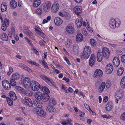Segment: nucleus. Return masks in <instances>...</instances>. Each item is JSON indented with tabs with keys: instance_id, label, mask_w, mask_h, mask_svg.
Segmentation results:
<instances>
[{
	"instance_id": "obj_51",
	"label": "nucleus",
	"mask_w": 125,
	"mask_h": 125,
	"mask_svg": "<svg viewBox=\"0 0 125 125\" xmlns=\"http://www.w3.org/2000/svg\"><path fill=\"white\" fill-rule=\"evenodd\" d=\"M59 15L62 17H64V16H67L68 17H70V16L68 13H66V15L64 14L63 12L60 11L58 14Z\"/></svg>"
},
{
	"instance_id": "obj_39",
	"label": "nucleus",
	"mask_w": 125,
	"mask_h": 125,
	"mask_svg": "<svg viewBox=\"0 0 125 125\" xmlns=\"http://www.w3.org/2000/svg\"><path fill=\"white\" fill-rule=\"evenodd\" d=\"M71 121L72 120L70 118H68L66 121L62 122L61 123V124L63 125H67L68 124H70L71 123Z\"/></svg>"
},
{
	"instance_id": "obj_1",
	"label": "nucleus",
	"mask_w": 125,
	"mask_h": 125,
	"mask_svg": "<svg viewBox=\"0 0 125 125\" xmlns=\"http://www.w3.org/2000/svg\"><path fill=\"white\" fill-rule=\"evenodd\" d=\"M91 49L90 47L88 46H86L84 47L83 52L81 55L82 58L84 59H87L91 54Z\"/></svg>"
},
{
	"instance_id": "obj_48",
	"label": "nucleus",
	"mask_w": 125,
	"mask_h": 125,
	"mask_svg": "<svg viewBox=\"0 0 125 125\" xmlns=\"http://www.w3.org/2000/svg\"><path fill=\"white\" fill-rule=\"evenodd\" d=\"M51 19V17L50 16H48L46 18L44 19L42 22L43 24L47 22L48 21H50Z\"/></svg>"
},
{
	"instance_id": "obj_62",
	"label": "nucleus",
	"mask_w": 125,
	"mask_h": 125,
	"mask_svg": "<svg viewBox=\"0 0 125 125\" xmlns=\"http://www.w3.org/2000/svg\"><path fill=\"white\" fill-rule=\"evenodd\" d=\"M120 118L123 120H125V112L123 113L120 117Z\"/></svg>"
},
{
	"instance_id": "obj_43",
	"label": "nucleus",
	"mask_w": 125,
	"mask_h": 125,
	"mask_svg": "<svg viewBox=\"0 0 125 125\" xmlns=\"http://www.w3.org/2000/svg\"><path fill=\"white\" fill-rule=\"evenodd\" d=\"M120 85L122 87H125V76H124L121 80Z\"/></svg>"
},
{
	"instance_id": "obj_34",
	"label": "nucleus",
	"mask_w": 125,
	"mask_h": 125,
	"mask_svg": "<svg viewBox=\"0 0 125 125\" xmlns=\"http://www.w3.org/2000/svg\"><path fill=\"white\" fill-rule=\"evenodd\" d=\"M41 90L42 91L46 94H49L50 91L48 88L45 86H42L41 88Z\"/></svg>"
},
{
	"instance_id": "obj_22",
	"label": "nucleus",
	"mask_w": 125,
	"mask_h": 125,
	"mask_svg": "<svg viewBox=\"0 0 125 125\" xmlns=\"http://www.w3.org/2000/svg\"><path fill=\"white\" fill-rule=\"evenodd\" d=\"M0 38L2 41H6L8 40V38L7 34L5 33H2L0 35Z\"/></svg>"
},
{
	"instance_id": "obj_64",
	"label": "nucleus",
	"mask_w": 125,
	"mask_h": 125,
	"mask_svg": "<svg viewBox=\"0 0 125 125\" xmlns=\"http://www.w3.org/2000/svg\"><path fill=\"white\" fill-rule=\"evenodd\" d=\"M64 59L66 61L67 63L69 65L71 64V63L68 59L66 57H63Z\"/></svg>"
},
{
	"instance_id": "obj_11",
	"label": "nucleus",
	"mask_w": 125,
	"mask_h": 125,
	"mask_svg": "<svg viewBox=\"0 0 125 125\" xmlns=\"http://www.w3.org/2000/svg\"><path fill=\"white\" fill-rule=\"evenodd\" d=\"M24 32L27 36H29L31 39L33 40L35 39L34 35L31 31L25 29L24 30Z\"/></svg>"
},
{
	"instance_id": "obj_45",
	"label": "nucleus",
	"mask_w": 125,
	"mask_h": 125,
	"mask_svg": "<svg viewBox=\"0 0 125 125\" xmlns=\"http://www.w3.org/2000/svg\"><path fill=\"white\" fill-rule=\"evenodd\" d=\"M72 43V41L70 39H67V41L66 42L65 45L66 46L68 47H69L71 45Z\"/></svg>"
},
{
	"instance_id": "obj_6",
	"label": "nucleus",
	"mask_w": 125,
	"mask_h": 125,
	"mask_svg": "<svg viewBox=\"0 0 125 125\" xmlns=\"http://www.w3.org/2000/svg\"><path fill=\"white\" fill-rule=\"evenodd\" d=\"M60 7L59 4L56 1L53 3L51 8V11L53 13L57 12L58 10Z\"/></svg>"
},
{
	"instance_id": "obj_24",
	"label": "nucleus",
	"mask_w": 125,
	"mask_h": 125,
	"mask_svg": "<svg viewBox=\"0 0 125 125\" xmlns=\"http://www.w3.org/2000/svg\"><path fill=\"white\" fill-rule=\"evenodd\" d=\"M15 29L13 27H12L11 29V30H9L8 32V34L9 37L11 38L12 35L14 34L15 33Z\"/></svg>"
},
{
	"instance_id": "obj_58",
	"label": "nucleus",
	"mask_w": 125,
	"mask_h": 125,
	"mask_svg": "<svg viewBox=\"0 0 125 125\" xmlns=\"http://www.w3.org/2000/svg\"><path fill=\"white\" fill-rule=\"evenodd\" d=\"M35 30L37 31V33L38 34L40 33L42 31L41 29L37 27H35Z\"/></svg>"
},
{
	"instance_id": "obj_18",
	"label": "nucleus",
	"mask_w": 125,
	"mask_h": 125,
	"mask_svg": "<svg viewBox=\"0 0 125 125\" xmlns=\"http://www.w3.org/2000/svg\"><path fill=\"white\" fill-rule=\"evenodd\" d=\"M113 67L111 64H108L106 66V73L108 74L111 73L113 71Z\"/></svg>"
},
{
	"instance_id": "obj_4",
	"label": "nucleus",
	"mask_w": 125,
	"mask_h": 125,
	"mask_svg": "<svg viewBox=\"0 0 125 125\" xmlns=\"http://www.w3.org/2000/svg\"><path fill=\"white\" fill-rule=\"evenodd\" d=\"M74 31V26L72 23H71L68 24L66 27L65 32L68 34H72Z\"/></svg>"
},
{
	"instance_id": "obj_20",
	"label": "nucleus",
	"mask_w": 125,
	"mask_h": 125,
	"mask_svg": "<svg viewBox=\"0 0 125 125\" xmlns=\"http://www.w3.org/2000/svg\"><path fill=\"white\" fill-rule=\"evenodd\" d=\"M113 63L115 66L118 67L120 64V60L117 57H115L113 60Z\"/></svg>"
},
{
	"instance_id": "obj_42",
	"label": "nucleus",
	"mask_w": 125,
	"mask_h": 125,
	"mask_svg": "<svg viewBox=\"0 0 125 125\" xmlns=\"http://www.w3.org/2000/svg\"><path fill=\"white\" fill-rule=\"evenodd\" d=\"M23 93L28 96H31L33 94V92L30 90L24 91Z\"/></svg>"
},
{
	"instance_id": "obj_54",
	"label": "nucleus",
	"mask_w": 125,
	"mask_h": 125,
	"mask_svg": "<svg viewBox=\"0 0 125 125\" xmlns=\"http://www.w3.org/2000/svg\"><path fill=\"white\" fill-rule=\"evenodd\" d=\"M26 41L31 46H33V44L32 43V41L29 40L27 37H25L24 38Z\"/></svg>"
},
{
	"instance_id": "obj_30",
	"label": "nucleus",
	"mask_w": 125,
	"mask_h": 125,
	"mask_svg": "<svg viewBox=\"0 0 125 125\" xmlns=\"http://www.w3.org/2000/svg\"><path fill=\"white\" fill-rule=\"evenodd\" d=\"M123 95V92L122 90H120L117 92L115 95V96L118 97L119 98L122 99Z\"/></svg>"
},
{
	"instance_id": "obj_8",
	"label": "nucleus",
	"mask_w": 125,
	"mask_h": 125,
	"mask_svg": "<svg viewBox=\"0 0 125 125\" xmlns=\"http://www.w3.org/2000/svg\"><path fill=\"white\" fill-rule=\"evenodd\" d=\"M23 82L24 87L26 88H28L31 85L30 80L27 77L25 78L23 80Z\"/></svg>"
},
{
	"instance_id": "obj_59",
	"label": "nucleus",
	"mask_w": 125,
	"mask_h": 125,
	"mask_svg": "<svg viewBox=\"0 0 125 125\" xmlns=\"http://www.w3.org/2000/svg\"><path fill=\"white\" fill-rule=\"evenodd\" d=\"M40 61V62H41L42 63V64L45 67H48L47 64L45 62V61L44 60V59H43V61Z\"/></svg>"
},
{
	"instance_id": "obj_63",
	"label": "nucleus",
	"mask_w": 125,
	"mask_h": 125,
	"mask_svg": "<svg viewBox=\"0 0 125 125\" xmlns=\"http://www.w3.org/2000/svg\"><path fill=\"white\" fill-rule=\"evenodd\" d=\"M19 66L23 68L24 69H25L26 68L27 66L25 65L22 63H20L19 64Z\"/></svg>"
},
{
	"instance_id": "obj_61",
	"label": "nucleus",
	"mask_w": 125,
	"mask_h": 125,
	"mask_svg": "<svg viewBox=\"0 0 125 125\" xmlns=\"http://www.w3.org/2000/svg\"><path fill=\"white\" fill-rule=\"evenodd\" d=\"M102 116L103 118H110L112 117L111 116L108 115H102Z\"/></svg>"
},
{
	"instance_id": "obj_35",
	"label": "nucleus",
	"mask_w": 125,
	"mask_h": 125,
	"mask_svg": "<svg viewBox=\"0 0 125 125\" xmlns=\"http://www.w3.org/2000/svg\"><path fill=\"white\" fill-rule=\"evenodd\" d=\"M47 111L50 113L53 112L55 111V109L52 106L49 105L46 109Z\"/></svg>"
},
{
	"instance_id": "obj_46",
	"label": "nucleus",
	"mask_w": 125,
	"mask_h": 125,
	"mask_svg": "<svg viewBox=\"0 0 125 125\" xmlns=\"http://www.w3.org/2000/svg\"><path fill=\"white\" fill-rule=\"evenodd\" d=\"M7 101V103L10 106H11L13 104V102L11 99L8 97H6Z\"/></svg>"
},
{
	"instance_id": "obj_40",
	"label": "nucleus",
	"mask_w": 125,
	"mask_h": 125,
	"mask_svg": "<svg viewBox=\"0 0 125 125\" xmlns=\"http://www.w3.org/2000/svg\"><path fill=\"white\" fill-rule=\"evenodd\" d=\"M124 71L123 68L121 67L119 68L118 70L117 74L118 76H121L122 74Z\"/></svg>"
},
{
	"instance_id": "obj_26",
	"label": "nucleus",
	"mask_w": 125,
	"mask_h": 125,
	"mask_svg": "<svg viewBox=\"0 0 125 125\" xmlns=\"http://www.w3.org/2000/svg\"><path fill=\"white\" fill-rule=\"evenodd\" d=\"M34 105L36 107L38 108H41L43 106V104L41 101H37L34 103Z\"/></svg>"
},
{
	"instance_id": "obj_12",
	"label": "nucleus",
	"mask_w": 125,
	"mask_h": 125,
	"mask_svg": "<svg viewBox=\"0 0 125 125\" xmlns=\"http://www.w3.org/2000/svg\"><path fill=\"white\" fill-rule=\"evenodd\" d=\"M103 74L102 71L100 69H96L95 71L94 76L96 78H99L101 77Z\"/></svg>"
},
{
	"instance_id": "obj_38",
	"label": "nucleus",
	"mask_w": 125,
	"mask_h": 125,
	"mask_svg": "<svg viewBox=\"0 0 125 125\" xmlns=\"http://www.w3.org/2000/svg\"><path fill=\"white\" fill-rule=\"evenodd\" d=\"M7 5L5 2H3L2 3L1 6V10L2 11H4L6 10L7 9Z\"/></svg>"
},
{
	"instance_id": "obj_9",
	"label": "nucleus",
	"mask_w": 125,
	"mask_h": 125,
	"mask_svg": "<svg viewBox=\"0 0 125 125\" xmlns=\"http://www.w3.org/2000/svg\"><path fill=\"white\" fill-rule=\"evenodd\" d=\"M102 53L105 58L106 59L109 58L110 53L109 50L107 48L105 47L103 48Z\"/></svg>"
},
{
	"instance_id": "obj_36",
	"label": "nucleus",
	"mask_w": 125,
	"mask_h": 125,
	"mask_svg": "<svg viewBox=\"0 0 125 125\" xmlns=\"http://www.w3.org/2000/svg\"><path fill=\"white\" fill-rule=\"evenodd\" d=\"M41 3V0H35L34 1L33 6L34 7H38Z\"/></svg>"
},
{
	"instance_id": "obj_3",
	"label": "nucleus",
	"mask_w": 125,
	"mask_h": 125,
	"mask_svg": "<svg viewBox=\"0 0 125 125\" xmlns=\"http://www.w3.org/2000/svg\"><path fill=\"white\" fill-rule=\"evenodd\" d=\"M40 77L44 80L48 84L51 86H55V84L51 79L44 75H41L40 76Z\"/></svg>"
},
{
	"instance_id": "obj_50",
	"label": "nucleus",
	"mask_w": 125,
	"mask_h": 125,
	"mask_svg": "<svg viewBox=\"0 0 125 125\" xmlns=\"http://www.w3.org/2000/svg\"><path fill=\"white\" fill-rule=\"evenodd\" d=\"M90 42L92 45L93 46H95L96 44V42L95 40L92 39L90 40Z\"/></svg>"
},
{
	"instance_id": "obj_57",
	"label": "nucleus",
	"mask_w": 125,
	"mask_h": 125,
	"mask_svg": "<svg viewBox=\"0 0 125 125\" xmlns=\"http://www.w3.org/2000/svg\"><path fill=\"white\" fill-rule=\"evenodd\" d=\"M27 62L28 63L31 64H32L33 65H35L37 66H38L39 65L38 64L34 62L33 61H28Z\"/></svg>"
},
{
	"instance_id": "obj_41",
	"label": "nucleus",
	"mask_w": 125,
	"mask_h": 125,
	"mask_svg": "<svg viewBox=\"0 0 125 125\" xmlns=\"http://www.w3.org/2000/svg\"><path fill=\"white\" fill-rule=\"evenodd\" d=\"M51 6V4L50 3H48L47 4L44 5V10L46 12L48 9H49Z\"/></svg>"
},
{
	"instance_id": "obj_14",
	"label": "nucleus",
	"mask_w": 125,
	"mask_h": 125,
	"mask_svg": "<svg viewBox=\"0 0 125 125\" xmlns=\"http://www.w3.org/2000/svg\"><path fill=\"white\" fill-rule=\"evenodd\" d=\"M36 113L39 116L42 117L45 116L46 114V112L42 109H40V110L36 109Z\"/></svg>"
},
{
	"instance_id": "obj_23",
	"label": "nucleus",
	"mask_w": 125,
	"mask_h": 125,
	"mask_svg": "<svg viewBox=\"0 0 125 125\" xmlns=\"http://www.w3.org/2000/svg\"><path fill=\"white\" fill-rule=\"evenodd\" d=\"M73 11L77 15L80 14L82 12L81 7L80 6H76L73 9Z\"/></svg>"
},
{
	"instance_id": "obj_15",
	"label": "nucleus",
	"mask_w": 125,
	"mask_h": 125,
	"mask_svg": "<svg viewBox=\"0 0 125 125\" xmlns=\"http://www.w3.org/2000/svg\"><path fill=\"white\" fill-rule=\"evenodd\" d=\"M95 61V56L94 54H92L91 55V56L89 60V65L91 66H93L94 64Z\"/></svg>"
},
{
	"instance_id": "obj_10",
	"label": "nucleus",
	"mask_w": 125,
	"mask_h": 125,
	"mask_svg": "<svg viewBox=\"0 0 125 125\" xmlns=\"http://www.w3.org/2000/svg\"><path fill=\"white\" fill-rule=\"evenodd\" d=\"M24 104L30 107H32L33 105V103L31 99L29 97H26L25 98Z\"/></svg>"
},
{
	"instance_id": "obj_17",
	"label": "nucleus",
	"mask_w": 125,
	"mask_h": 125,
	"mask_svg": "<svg viewBox=\"0 0 125 125\" xmlns=\"http://www.w3.org/2000/svg\"><path fill=\"white\" fill-rule=\"evenodd\" d=\"M43 94L39 91L36 92L34 94L35 98L39 100H41L42 99V96Z\"/></svg>"
},
{
	"instance_id": "obj_13",
	"label": "nucleus",
	"mask_w": 125,
	"mask_h": 125,
	"mask_svg": "<svg viewBox=\"0 0 125 125\" xmlns=\"http://www.w3.org/2000/svg\"><path fill=\"white\" fill-rule=\"evenodd\" d=\"M54 22L56 25L59 26L62 24L63 21L60 18L58 17H57L55 18Z\"/></svg>"
},
{
	"instance_id": "obj_52",
	"label": "nucleus",
	"mask_w": 125,
	"mask_h": 125,
	"mask_svg": "<svg viewBox=\"0 0 125 125\" xmlns=\"http://www.w3.org/2000/svg\"><path fill=\"white\" fill-rule=\"evenodd\" d=\"M16 80L11 79L10 81V83L11 85L13 86H15L16 85V83L15 81Z\"/></svg>"
},
{
	"instance_id": "obj_19",
	"label": "nucleus",
	"mask_w": 125,
	"mask_h": 125,
	"mask_svg": "<svg viewBox=\"0 0 125 125\" xmlns=\"http://www.w3.org/2000/svg\"><path fill=\"white\" fill-rule=\"evenodd\" d=\"M104 56L102 52H98L97 53V61L99 62H101L103 59Z\"/></svg>"
},
{
	"instance_id": "obj_25",
	"label": "nucleus",
	"mask_w": 125,
	"mask_h": 125,
	"mask_svg": "<svg viewBox=\"0 0 125 125\" xmlns=\"http://www.w3.org/2000/svg\"><path fill=\"white\" fill-rule=\"evenodd\" d=\"M48 104L49 105L54 106L57 104V102L54 98H51L49 100Z\"/></svg>"
},
{
	"instance_id": "obj_21",
	"label": "nucleus",
	"mask_w": 125,
	"mask_h": 125,
	"mask_svg": "<svg viewBox=\"0 0 125 125\" xmlns=\"http://www.w3.org/2000/svg\"><path fill=\"white\" fill-rule=\"evenodd\" d=\"M113 104L112 102H108L106 106V110L108 111H110L113 108Z\"/></svg>"
},
{
	"instance_id": "obj_37",
	"label": "nucleus",
	"mask_w": 125,
	"mask_h": 125,
	"mask_svg": "<svg viewBox=\"0 0 125 125\" xmlns=\"http://www.w3.org/2000/svg\"><path fill=\"white\" fill-rule=\"evenodd\" d=\"M10 97L13 100H15L17 99V97L15 93L12 91H10L9 93Z\"/></svg>"
},
{
	"instance_id": "obj_28",
	"label": "nucleus",
	"mask_w": 125,
	"mask_h": 125,
	"mask_svg": "<svg viewBox=\"0 0 125 125\" xmlns=\"http://www.w3.org/2000/svg\"><path fill=\"white\" fill-rule=\"evenodd\" d=\"M17 2L15 0H11L10 3V6L12 9H15L17 6Z\"/></svg>"
},
{
	"instance_id": "obj_33",
	"label": "nucleus",
	"mask_w": 125,
	"mask_h": 125,
	"mask_svg": "<svg viewBox=\"0 0 125 125\" xmlns=\"http://www.w3.org/2000/svg\"><path fill=\"white\" fill-rule=\"evenodd\" d=\"M79 47L77 44L74 45L73 46V53L75 54H77L79 52Z\"/></svg>"
},
{
	"instance_id": "obj_29",
	"label": "nucleus",
	"mask_w": 125,
	"mask_h": 125,
	"mask_svg": "<svg viewBox=\"0 0 125 125\" xmlns=\"http://www.w3.org/2000/svg\"><path fill=\"white\" fill-rule=\"evenodd\" d=\"M42 97V99L41 100H42L43 102H47L50 98L49 96L47 94H43Z\"/></svg>"
},
{
	"instance_id": "obj_31",
	"label": "nucleus",
	"mask_w": 125,
	"mask_h": 125,
	"mask_svg": "<svg viewBox=\"0 0 125 125\" xmlns=\"http://www.w3.org/2000/svg\"><path fill=\"white\" fill-rule=\"evenodd\" d=\"M105 86V83L104 82H102L98 88V90L99 92L100 93L104 91Z\"/></svg>"
},
{
	"instance_id": "obj_16",
	"label": "nucleus",
	"mask_w": 125,
	"mask_h": 125,
	"mask_svg": "<svg viewBox=\"0 0 125 125\" xmlns=\"http://www.w3.org/2000/svg\"><path fill=\"white\" fill-rule=\"evenodd\" d=\"M83 19L81 17H78L75 21V23L77 28H80L82 24Z\"/></svg>"
},
{
	"instance_id": "obj_49",
	"label": "nucleus",
	"mask_w": 125,
	"mask_h": 125,
	"mask_svg": "<svg viewBox=\"0 0 125 125\" xmlns=\"http://www.w3.org/2000/svg\"><path fill=\"white\" fill-rule=\"evenodd\" d=\"M111 85V83L110 81L109 80H107L105 83L106 87L107 89L109 88Z\"/></svg>"
},
{
	"instance_id": "obj_32",
	"label": "nucleus",
	"mask_w": 125,
	"mask_h": 125,
	"mask_svg": "<svg viewBox=\"0 0 125 125\" xmlns=\"http://www.w3.org/2000/svg\"><path fill=\"white\" fill-rule=\"evenodd\" d=\"M20 75L19 74L17 73H13L11 76V79L16 80H18L20 78Z\"/></svg>"
},
{
	"instance_id": "obj_55",
	"label": "nucleus",
	"mask_w": 125,
	"mask_h": 125,
	"mask_svg": "<svg viewBox=\"0 0 125 125\" xmlns=\"http://www.w3.org/2000/svg\"><path fill=\"white\" fill-rule=\"evenodd\" d=\"M46 43V42L44 41V39H43V40H41L39 42V43L41 46H43Z\"/></svg>"
},
{
	"instance_id": "obj_7",
	"label": "nucleus",
	"mask_w": 125,
	"mask_h": 125,
	"mask_svg": "<svg viewBox=\"0 0 125 125\" xmlns=\"http://www.w3.org/2000/svg\"><path fill=\"white\" fill-rule=\"evenodd\" d=\"M2 85L6 90H9L11 88V86L9 82L6 80H4L2 82Z\"/></svg>"
},
{
	"instance_id": "obj_53",
	"label": "nucleus",
	"mask_w": 125,
	"mask_h": 125,
	"mask_svg": "<svg viewBox=\"0 0 125 125\" xmlns=\"http://www.w3.org/2000/svg\"><path fill=\"white\" fill-rule=\"evenodd\" d=\"M35 13L39 15L41 14L42 13V9L41 8H38L35 10Z\"/></svg>"
},
{
	"instance_id": "obj_56",
	"label": "nucleus",
	"mask_w": 125,
	"mask_h": 125,
	"mask_svg": "<svg viewBox=\"0 0 125 125\" xmlns=\"http://www.w3.org/2000/svg\"><path fill=\"white\" fill-rule=\"evenodd\" d=\"M9 71L7 73V74L8 75H10L13 72V69L12 67H9Z\"/></svg>"
},
{
	"instance_id": "obj_27",
	"label": "nucleus",
	"mask_w": 125,
	"mask_h": 125,
	"mask_svg": "<svg viewBox=\"0 0 125 125\" xmlns=\"http://www.w3.org/2000/svg\"><path fill=\"white\" fill-rule=\"evenodd\" d=\"M76 39L77 41L80 42L82 41L83 40V36L81 33H79L77 34Z\"/></svg>"
},
{
	"instance_id": "obj_44",
	"label": "nucleus",
	"mask_w": 125,
	"mask_h": 125,
	"mask_svg": "<svg viewBox=\"0 0 125 125\" xmlns=\"http://www.w3.org/2000/svg\"><path fill=\"white\" fill-rule=\"evenodd\" d=\"M16 90L20 93H23L24 90L21 87L19 86H17L15 87Z\"/></svg>"
},
{
	"instance_id": "obj_47",
	"label": "nucleus",
	"mask_w": 125,
	"mask_h": 125,
	"mask_svg": "<svg viewBox=\"0 0 125 125\" xmlns=\"http://www.w3.org/2000/svg\"><path fill=\"white\" fill-rule=\"evenodd\" d=\"M1 22L2 24H3L8 26L9 25V19H7L5 18L4 19V20L3 21V20Z\"/></svg>"
},
{
	"instance_id": "obj_5",
	"label": "nucleus",
	"mask_w": 125,
	"mask_h": 125,
	"mask_svg": "<svg viewBox=\"0 0 125 125\" xmlns=\"http://www.w3.org/2000/svg\"><path fill=\"white\" fill-rule=\"evenodd\" d=\"M33 84L31 85V88L33 91H38L40 87V84L39 83L35 81H32Z\"/></svg>"
},
{
	"instance_id": "obj_60",
	"label": "nucleus",
	"mask_w": 125,
	"mask_h": 125,
	"mask_svg": "<svg viewBox=\"0 0 125 125\" xmlns=\"http://www.w3.org/2000/svg\"><path fill=\"white\" fill-rule=\"evenodd\" d=\"M8 26L7 25L2 24V25L1 27V29L3 31H5L6 30L7 27Z\"/></svg>"
},
{
	"instance_id": "obj_2",
	"label": "nucleus",
	"mask_w": 125,
	"mask_h": 125,
	"mask_svg": "<svg viewBox=\"0 0 125 125\" xmlns=\"http://www.w3.org/2000/svg\"><path fill=\"white\" fill-rule=\"evenodd\" d=\"M109 25L112 29H115L116 27H119L120 25V22L118 19H112L109 21Z\"/></svg>"
}]
</instances>
